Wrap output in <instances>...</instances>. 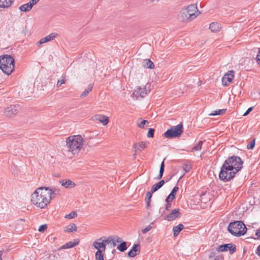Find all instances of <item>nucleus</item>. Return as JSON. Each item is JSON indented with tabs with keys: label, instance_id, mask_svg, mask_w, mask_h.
<instances>
[{
	"label": "nucleus",
	"instance_id": "31",
	"mask_svg": "<svg viewBox=\"0 0 260 260\" xmlns=\"http://www.w3.org/2000/svg\"><path fill=\"white\" fill-rule=\"evenodd\" d=\"M165 159L161 162L160 166V169H159V173L157 177L156 178V179L159 180L160 179L162 176L165 170V162H164Z\"/></svg>",
	"mask_w": 260,
	"mask_h": 260
},
{
	"label": "nucleus",
	"instance_id": "19",
	"mask_svg": "<svg viewBox=\"0 0 260 260\" xmlns=\"http://www.w3.org/2000/svg\"><path fill=\"white\" fill-rule=\"evenodd\" d=\"M146 147V144L145 142H141L138 143H135L133 147L135 151L134 157H136L137 152L142 151Z\"/></svg>",
	"mask_w": 260,
	"mask_h": 260
},
{
	"label": "nucleus",
	"instance_id": "41",
	"mask_svg": "<svg viewBox=\"0 0 260 260\" xmlns=\"http://www.w3.org/2000/svg\"><path fill=\"white\" fill-rule=\"evenodd\" d=\"M154 129L153 128H149L147 133V137L148 138H152L154 136Z\"/></svg>",
	"mask_w": 260,
	"mask_h": 260
},
{
	"label": "nucleus",
	"instance_id": "13",
	"mask_svg": "<svg viewBox=\"0 0 260 260\" xmlns=\"http://www.w3.org/2000/svg\"><path fill=\"white\" fill-rule=\"evenodd\" d=\"M234 77V72L233 70L229 71L226 73L222 79V83L224 85H228L232 82Z\"/></svg>",
	"mask_w": 260,
	"mask_h": 260
},
{
	"label": "nucleus",
	"instance_id": "56",
	"mask_svg": "<svg viewBox=\"0 0 260 260\" xmlns=\"http://www.w3.org/2000/svg\"><path fill=\"white\" fill-rule=\"evenodd\" d=\"M260 234V228L256 230L255 235Z\"/></svg>",
	"mask_w": 260,
	"mask_h": 260
},
{
	"label": "nucleus",
	"instance_id": "38",
	"mask_svg": "<svg viewBox=\"0 0 260 260\" xmlns=\"http://www.w3.org/2000/svg\"><path fill=\"white\" fill-rule=\"evenodd\" d=\"M255 146V139L250 141L247 145V148L248 149H252Z\"/></svg>",
	"mask_w": 260,
	"mask_h": 260
},
{
	"label": "nucleus",
	"instance_id": "44",
	"mask_svg": "<svg viewBox=\"0 0 260 260\" xmlns=\"http://www.w3.org/2000/svg\"><path fill=\"white\" fill-rule=\"evenodd\" d=\"M153 192H151V191L150 192V191H148L147 192V194H146V198H145V201H151V197H152V193Z\"/></svg>",
	"mask_w": 260,
	"mask_h": 260
},
{
	"label": "nucleus",
	"instance_id": "37",
	"mask_svg": "<svg viewBox=\"0 0 260 260\" xmlns=\"http://www.w3.org/2000/svg\"><path fill=\"white\" fill-rule=\"evenodd\" d=\"M77 214L76 211H72L70 214L66 215L64 217L66 218L72 219L77 216Z\"/></svg>",
	"mask_w": 260,
	"mask_h": 260
},
{
	"label": "nucleus",
	"instance_id": "34",
	"mask_svg": "<svg viewBox=\"0 0 260 260\" xmlns=\"http://www.w3.org/2000/svg\"><path fill=\"white\" fill-rule=\"evenodd\" d=\"M95 257L96 260H104V254L101 251H97L95 254Z\"/></svg>",
	"mask_w": 260,
	"mask_h": 260
},
{
	"label": "nucleus",
	"instance_id": "33",
	"mask_svg": "<svg viewBox=\"0 0 260 260\" xmlns=\"http://www.w3.org/2000/svg\"><path fill=\"white\" fill-rule=\"evenodd\" d=\"M226 109H220L218 110L214 111L213 113H210L209 115L210 116H216V115H222L225 113Z\"/></svg>",
	"mask_w": 260,
	"mask_h": 260
},
{
	"label": "nucleus",
	"instance_id": "53",
	"mask_svg": "<svg viewBox=\"0 0 260 260\" xmlns=\"http://www.w3.org/2000/svg\"><path fill=\"white\" fill-rule=\"evenodd\" d=\"M40 0H30V2L32 4V5H36Z\"/></svg>",
	"mask_w": 260,
	"mask_h": 260
},
{
	"label": "nucleus",
	"instance_id": "17",
	"mask_svg": "<svg viewBox=\"0 0 260 260\" xmlns=\"http://www.w3.org/2000/svg\"><path fill=\"white\" fill-rule=\"evenodd\" d=\"M92 119L100 121L103 124V125H107L109 122V119L108 117L101 114L95 115L92 117Z\"/></svg>",
	"mask_w": 260,
	"mask_h": 260
},
{
	"label": "nucleus",
	"instance_id": "21",
	"mask_svg": "<svg viewBox=\"0 0 260 260\" xmlns=\"http://www.w3.org/2000/svg\"><path fill=\"white\" fill-rule=\"evenodd\" d=\"M140 251V245L134 244L132 247V249L128 252V256L131 257H133L137 254V252H139Z\"/></svg>",
	"mask_w": 260,
	"mask_h": 260
},
{
	"label": "nucleus",
	"instance_id": "59",
	"mask_svg": "<svg viewBox=\"0 0 260 260\" xmlns=\"http://www.w3.org/2000/svg\"><path fill=\"white\" fill-rule=\"evenodd\" d=\"M21 221H24V219H21Z\"/></svg>",
	"mask_w": 260,
	"mask_h": 260
},
{
	"label": "nucleus",
	"instance_id": "55",
	"mask_svg": "<svg viewBox=\"0 0 260 260\" xmlns=\"http://www.w3.org/2000/svg\"><path fill=\"white\" fill-rule=\"evenodd\" d=\"M146 202L147 203V207L148 208L150 206L151 201H146Z\"/></svg>",
	"mask_w": 260,
	"mask_h": 260
},
{
	"label": "nucleus",
	"instance_id": "58",
	"mask_svg": "<svg viewBox=\"0 0 260 260\" xmlns=\"http://www.w3.org/2000/svg\"><path fill=\"white\" fill-rule=\"evenodd\" d=\"M0 260H3L2 258V254L0 253Z\"/></svg>",
	"mask_w": 260,
	"mask_h": 260
},
{
	"label": "nucleus",
	"instance_id": "7",
	"mask_svg": "<svg viewBox=\"0 0 260 260\" xmlns=\"http://www.w3.org/2000/svg\"><path fill=\"white\" fill-rule=\"evenodd\" d=\"M237 173L233 169L223 164L219 174V179L223 182H228L233 179Z\"/></svg>",
	"mask_w": 260,
	"mask_h": 260
},
{
	"label": "nucleus",
	"instance_id": "4",
	"mask_svg": "<svg viewBox=\"0 0 260 260\" xmlns=\"http://www.w3.org/2000/svg\"><path fill=\"white\" fill-rule=\"evenodd\" d=\"M14 59L9 55L0 56V69L6 74L10 75L14 70Z\"/></svg>",
	"mask_w": 260,
	"mask_h": 260
},
{
	"label": "nucleus",
	"instance_id": "30",
	"mask_svg": "<svg viewBox=\"0 0 260 260\" xmlns=\"http://www.w3.org/2000/svg\"><path fill=\"white\" fill-rule=\"evenodd\" d=\"M92 85L91 84L88 85L87 88L84 90V91L81 93L80 97L82 98H84L86 97L89 92H90L92 89Z\"/></svg>",
	"mask_w": 260,
	"mask_h": 260
},
{
	"label": "nucleus",
	"instance_id": "18",
	"mask_svg": "<svg viewBox=\"0 0 260 260\" xmlns=\"http://www.w3.org/2000/svg\"><path fill=\"white\" fill-rule=\"evenodd\" d=\"M59 181L62 186L67 188H73L76 185L74 182L69 179L60 180Z\"/></svg>",
	"mask_w": 260,
	"mask_h": 260
},
{
	"label": "nucleus",
	"instance_id": "2",
	"mask_svg": "<svg viewBox=\"0 0 260 260\" xmlns=\"http://www.w3.org/2000/svg\"><path fill=\"white\" fill-rule=\"evenodd\" d=\"M197 6L195 4H191L182 9L177 15V20L182 22L191 21L200 14Z\"/></svg>",
	"mask_w": 260,
	"mask_h": 260
},
{
	"label": "nucleus",
	"instance_id": "47",
	"mask_svg": "<svg viewBox=\"0 0 260 260\" xmlns=\"http://www.w3.org/2000/svg\"><path fill=\"white\" fill-rule=\"evenodd\" d=\"M253 107L249 108L247 110V111L244 113L243 116H245L247 115L253 110Z\"/></svg>",
	"mask_w": 260,
	"mask_h": 260
},
{
	"label": "nucleus",
	"instance_id": "6",
	"mask_svg": "<svg viewBox=\"0 0 260 260\" xmlns=\"http://www.w3.org/2000/svg\"><path fill=\"white\" fill-rule=\"evenodd\" d=\"M243 161L241 158L237 156H232L228 157L224 162L223 164L237 173L243 167Z\"/></svg>",
	"mask_w": 260,
	"mask_h": 260
},
{
	"label": "nucleus",
	"instance_id": "26",
	"mask_svg": "<svg viewBox=\"0 0 260 260\" xmlns=\"http://www.w3.org/2000/svg\"><path fill=\"white\" fill-rule=\"evenodd\" d=\"M165 184L164 180H160L159 182L154 184L151 188V192H154L161 188Z\"/></svg>",
	"mask_w": 260,
	"mask_h": 260
},
{
	"label": "nucleus",
	"instance_id": "39",
	"mask_svg": "<svg viewBox=\"0 0 260 260\" xmlns=\"http://www.w3.org/2000/svg\"><path fill=\"white\" fill-rule=\"evenodd\" d=\"M206 193H203L201 194L200 196V197H201V199H200V201L202 203H206L207 202V200L208 199H205V197L206 196Z\"/></svg>",
	"mask_w": 260,
	"mask_h": 260
},
{
	"label": "nucleus",
	"instance_id": "5",
	"mask_svg": "<svg viewBox=\"0 0 260 260\" xmlns=\"http://www.w3.org/2000/svg\"><path fill=\"white\" fill-rule=\"evenodd\" d=\"M228 230L232 235L240 237L246 233L247 228L243 221H235L229 224Z\"/></svg>",
	"mask_w": 260,
	"mask_h": 260
},
{
	"label": "nucleus",
	"instance_id": "27",
	"mask_svg": "<svg viewBox=\"0 0 260 260\" xmlns=\"http://www.w3.org/2000/svg\"><path fill=\"white\" fill-rule=\"evenodd\" d=\"M77 226L75 223H71L66 226L64 231L69 233H73L77 231Z\"/></svg>",
	"mask_w": 260,
	"mask_h": 260
},
{
	"label": "nucleus",
	"instance_id": "51",
	"mask_svg": "<svg viewBox=\"0 0 260 260\" xmlns=\"http://www.w3.org/2000/svg\"><path fill=\"white\" fill-rule=\"evenodd\" d=\"M256 254L257 255L260 256V244L259 245V246L257 247V248L256 249Z\"/></svg>",
	"mask_w": 260,
	"mask_h": 260
},
{
	"label": "nucleus",
	"instance_id": "16",
	"mask_svg": "<svg viewBox=\"0 0 260 260\" xmlns=\"http://www.w3.org/2000/svg\"><path fill=\"white\" fill-rule=\"evenodd\" d=\"M45 189H46V191H47V193H48L49 194L50 201L52 198L55 197V196L60 195V190L56 187L49 188L46 187V188Z\"/></svg>",
	"mask_w": 260,
	"mask_h": 260
},
{
	"label": "nucleus",
	"instance_id": "61",
	"mask_svg": "<svg viewBox=\"0 0 260 260\" xmlns=\"http://www.w3.org/2000/svg\"><path fill=\"white\" fill-rule=\"evenodd\" d=\"M259 94H260V92L259 93Z\"/></svg>",
	"mask_w": 260,
	"mask_h": 260
},
{
	"label": "nucleus",
	"instance_id": "24",
	"mask_svg": "<svg viewBox=\"0 0 260 260\" xmlns=\"http://www.w3.org/2000/svg\"><path fill=\"white\" fill-rule=\"evenodd\" d=\"M14 0H0V8H6L10 7Z\"/></svg>",
	"mask_w": 260,
	"mask_h": 260
},
{
	"label": "nucleus",
	"instance_id": "49",
	"mask_svg": "<svg viewBox=\"0 0 260 260\" xmlns=\"http://www.w3.org/2000/svg\"><path fill=\"white\" fill-rule=\"evenodd\" d=\"M215 256V253L213 251H212V252H210L209 255H208V257L209 258H212L213 257H214Z\"/></svg>",
	"mask_w": 260,
	"mask_h": 260
},
{
	"label": "nucleus",
	"instance_id": "35",
	"mask_svg": "<svg viewBox=\"0 0 260 260\" xmlns=\"http://www.w3.org/2000/svg\"><path fill=\"white\" fill-rule=\"evenodd\" d=\"M19 9L21 11L24 12H28L30 10L28 4H27L20 6Z\"/></svg>",
	"mask_w": 260,
	"mask_h": 260
},
{
	"label": "nucleus",
	"instance_id": "14",
	"mask_svg": "<svg viewBox=\"0 0 260 260\" xmlns=\"http://www.w3.org/2000/svg\"><path fill=\"white\" fill-rule=\"evenodd\" d=\"M180 216L181 213L180 212V209L177 208L173 210L171 212L165 217V219L169 221H172L180 217Z\"/></svg>",
	"mask_w": 260,
	"mask_h": 260
},
{
	"label": "nucleus",
	"instance_id": "11",
	"mask_svg": "<svg viewBox=\"0 0 260 260\" xmlns=\"http://www.w3.org/2000/svg\"><path fill=\"white\" fill-rule=\"evenodd\" d=\"M229 250L230 254H233L236 250V247L235 245L231 243L221 245L216 248V251L218 252L227 251Z\"/></svg>",
	"mask_w": 260,
	"mask_h": 260
},
{
	"label": "nucleus",
	"instance_id": "22",
	"mask_svg": "<svg viewBox=\"0 0 260 260\" xmlns=\"http://www.w3.org/2000/svg\"><path fill=\"white\" fill-rule=\"evenodd\" d=\"M179 188L178 186H175L173 189H172L171 193L169 194V195L167 197L166 199V202H172L175 198V196L176 194V192L178 190Z\"/></svg>",
	"mask_w": 260,
	"mask_h": 260
},
{
	"label": "nucleus",
	"instance_id": "12",
	"mask_svg": "<svg viewBox=\"0 0 260 260\" xmlns=\"http://www.w3.org/2000/svg\"><path fill=\"white\" fill-rule=\"evenodd\" d=\"M147 94L145 87H137L133 93V97H135L137 99L139 98H143Z\"/></svg>",
	"mask_w": 260,
	"mask_h": 260
},
{
	"label": "nucleus",
	"instance_id": "48",
	"mask_svg": "<svg viewBox=\"0 0 260 260\" xmlns=\"http://www.w3.org/2000/svg\"><path fill=\"white\" fill-rule=\"evenodd\" d=\"M171 204L170 203V202H167V204L166 205V206H165V209H166V210H169L171 208Z\"/></svg>",
	"mask_w": 260,
	"mask_h": 260
},
{
	"label": "nucleus",
	"instance_id": "1",
	"mask_svg": "<svg viewBox=\"0 0 260 260\" xmlns=\"http://www.w3.org/2000/svg\"><path fill=\"white\" fill-rule=\"evenodd\" d=\"M46 187L37 188L31 195V202L36 207L44 209L50 203L49 194L46 191Z\"/></svg>",
	"mask_w": 260,
	"mask_h": 260
},
{
	"label": "nucleus",
	"instance_id": "32",
	"mask_svg": "<svg viewBox=\"0 0 260 260\" xmlns=\"http://www.w3.org/2000/svg\"><path fill=\"white\" fill-rule=\"evenodd\" d=\"M117 248L119 251L121 252L125 251L127 249L126 242L124 241L121 242L120 244L117 246Z\"/></svg>",
	"mask_w": 260,
	"mask_h": 260
},
{
	"label": "nucleus",
	"instance_id": "28",
	"mask_svg": "<svg viewBox=\"0 0 260 260\" xmlns=\"http://www.w3.org/2000/svg\"><path fill=\"white\" fill-rule=\"evenodd\" d=\"M184 226L182 224H179L178 225L173 228L174 236H177L181 231L183 229Z\"/></svg>",
	"mask_w": 260,
	"mask_h": 260
},
{
	"label": "nucleus",
	"instance_id": "29",
	"mask_svg": "<svg viewBox=\"0 0 260 260\" xmlns=\"http://www.w3.org/2000/svg\"><path fill=\"white\" fill-rule=\"evenodd\" d=\"M106 242H107V244H110L111 246V247H115L117 244L116 243L115 241H114V238L112 236H109L108 238H106Z\"/></svg>",
	"mask_w": 260,
	"mask_h": 260
},
{
	"label": "nucleus",
	"instance_id": "43",
	"mask_svg": "<svg viewBox=\"0 0 260 260\" xmlns=\"http://www.w3.org/2000/svg\"><path fill=\"white\" fill-rule=\"evenodd\" d=\"M148 123H149V122L147 120H142L141 121V122L138 124V126H139V127H140L141 128H144V125L146 124H148Z\"/></svg>",
	"mask_w": 260,
	"mask_h": 260
},
{
	"label": "nucleus",
	"instance_id": "60",
	"mask_svg": "<svg viewBox=\"0 0 260 260\" xmlns=\"http://www.w3.org/2000/svg\"><path fill=\"white\" fill-rule=\"evenodd\" d=\"M215 260H217V259L216 258H215Z\"/></svg>",
	"mask_w": 260,
	"mask_h": 260
},
{
	"label": "nucleus",
	"instance_id": "3",
	"mask_svg": "<svg viewBox=\"0 0 260 260\" xmlns=\"http://www.w3.org/2000/svg\"><path fill=\"white\" fill-rule=\"evenodd\" d=\"M66 142L68 151L73 155H76L78 154L83 148L84 139L81 135H73L68 137Z\"/></svg>",
	"mask_w": 260,
	"mask_h": 260
},
{
	"label": "nucleus",
	"instance_id": "23",
	"mask_svg": "<svg viewBox=\"0 0 260 260\" xmlns=\"http://www.w3.org/2000/svg\"><path fill=\"white\" fill-rule=\"evenodd\" d=\"M142 66L146 69H153L154 64L153 62L149 59H146L142 61Z\"/></svg>",
	"mask_w": 260,
	"mask_h": 260
},
{
	"label": "nucleus",
	"instance_id": "9",
	"mask_svg": "<svg viewBox=\"0 0 260 260\" xmlns=\"http://www.w3.org/2000/svg\"><path fill=\"white\" fill-rule=\"evenodd\" d=\"M106 240V239L105 237H101L93 242V246L98 250L97 251L100 250L103 252V251H104L106 249V245L107 244Z\"/></svg>",
	"mask_w": 260,
	"mask_h": 260
},
{
	"label": "nucleus",
	"instance_id": "40",
	"mask_svg": "<svg viewBox=\"0 0 260 260\" xmlns=\"http://www.w3.org/2000/svg\"><path fill=\"white\" fill-rule=\"evenodd\" d=\"M113 237V238H114V241H115L116 243L117 244V243H121V242H122V240L121 238H120L119 237H118V236H112Z\"/></svg>",
	"mask_w": 260,
	"mask_h": 260
},
{
	"label": "nucleus",
	"instance_id": "36",
	"mask_svg": "<svg viewBox=\"0 0 260 260\" xmlns=\"http://www.w3.org/2000/svg\"><path fill=\"white\" fill-rule=\"evenodd\" d=\"M202 144H203V141H199V142L196 145V146H195L193 148L192 150H194V151H199V150H200L201 149V148H202Z\"/></svg>",
	"mask_w": 260,
	"mask_h": 260
},
{
	"label": "nucleus",
	"instance_id": "46",
	"mask_svg": "<svg viewBox=\"0 0 260 260\" xmlns=\"http://www.w3.org/2000/svg\"><path fill=\"white\" fill-rule=\"evenodd\" d=\"M151 229H152V226L151 225H149L147 227H146V228L143 229L142 230V232L143 234H145L146 233H147L148 232H149Z\"/></svg>",
	"mask_w": 260,
	"mask_h": 260
},
{
	"label": "nucleus",
	"instance_id": "52",
	"mask_svg": "<svg viewBox=\"0 0 260 260\" xmlns=\"http://www.w3.org/2000/svg\"><path fill=\"white\" fill-rule=\"evenodd\" d=\"M183 169H184V170H185V171H186V172H188V171H189V170H190V167H189V166H188L187 165H185V166H184V167H183Z\"/></svg>",
	"mask_w": 260,
	"mask_h": 260
},
{
	"label": "nucleus",
	"instance_id": "20",
	"mask_svg": "<svg viewBox=\"0 0 260 260\" xmlns=\"http://www.w3.org/2000/svg\"><path fill=\"white\" fill-rule=\"evenodd\" d=\"M79 240L78 239H75L74 242L70 241L65 244L63 245L61 247L60 249H68L73 248L77 245H78L79 243Z\"/></svg>",
	"mask_w": 260,
	"mask_h": 260
},
{
	"label": "nucleus",
	"instance_id": "25",
	"mask_svg": "<svg viewBox=\"0 0 260 260\" xmlns=\"http://www.w3.org/2000/svg\"><path fill=\"white\" fill-rule=\"evenodd\" d=\"M220 28L219 24L217 22H212L209 26V29L213 32H217L219 31Z\"/></svg>",
	"mask_w": 260,
	"mask_h": 260
},
{
	"label": "nucleus",
	"instance_id": "10",
	"mask_svg": "<svg viewBox=\"0 0 260 260\" xmlns=\"http://www.w3.org/2000/svg\"><path fill=\"white\" fill-rule=\"evenodd\" d=\"M19 109V105H11L10 107L5 109L4 115L8 117H13L18 113Z\"/></svg>",
	"mask_w": 260,
	"mask_h": 260
},
{
	"label": "nucleus",
	"instance_id": "57",
	"mask_svg": "<svg viewBox=\"0 0 260 260\" xmlns=\"http://www.w3.org/2000/svg\"><path fill=\"white\" fill-rule=\"evenodd\" d=\"M256 236H257L256 238H255V239H260V234L258 235H255Z\"/></svg>",
	"mask_w": 260,
	"mask_h": 260
},
{
	"label": "nucleus",
	"instance_id": "45",
	"mask_svg": "<svg viewBox=\"0 0 260 260\" xmlns=\"http://www.w3.org/2000/svg\"><path fill=\"white\" fill-rule=\"evenodd\" d=\"M47 228L46 224H43L41 225L39 228V231L40 232H44Z\"/></svg>",
	"mask_w": 260,
	"mask_h": 260
},
{
	"label": "nucleus",
	"instance_id": "50",
	"mask_svg": "<svg viewBox=\"0 0 260 260\" xmlns=\"http://www.w3.org/2000/svg\"><path fill=\"white\" fill-rule=\"evenodd\" d=\"M256 59H257V62L258 64H260V49L258 51V53L257 54V55L256 56Z\"/></svg>",
	"mask_w": 260,
	"mask_h": 260
},
{
	"label": "nucleus",
	"instance_id": "8",
	"mask_svg": "<svg viewBox=\"0 0 260 260\" xmlns=\"http://www.w3.org/2000/svg\"><path fill=\"white\" fill-rule=\"evenodd\" d=\"M183 132V124L180 123L176 126H173L168 129L164 134V136L168 138L179 137Z\"/></svg>",
	"mask_w": 260,
	"mask_h": 260
},
{
	"label": "nucleus",
	"instance_id": "42",
	"mask_svg": "<svg viewBox=\"0 0 260 260\" xmlns=\"http://www.w3.org/2000/svg\"><path fill=\"white\" fill-rule=\"evenodd\" d=\"M66 81V80L64 78H63L61 80H59L56 84V87H60L62 84L65 83Z\"/></svg>",
	"mask_w": 260,
	"mask_h": 260
},
{
	"label": "nucleus",
	"instance_id": "54",
	"mask_svg": "<svg viewBox=\"0 0 260 260\" xmlns=\"http://www.w3.org/2000/svg\"><path fill=\"white\" fill-rule=\"evenodd\" d=\"M27 4H28V7H29L30 9L31 10V8H32V7L34 6V5H32V4L30 2V1H29L28 3H27Z\"/></svg>",
	"mask_w": 260,
	"mask_h": 260
},
{
	"label": "nucleus",
	"instance_id": "15",
	"mask_svg": "<svg viewBox=\"0 0 260 260\" xmlns=\"http://www.w3.org/2000/svg\"><path fill=\"white\" fill-rule=\"evenodd\" d=\"M58 36V34L55 32L51 33L50 35L42 38L39 42H37V45L40 46L44 43H45L49 41L52 40Z\"/></svg>",
	"mask_w": 260,
	"mask_h": 260
}]
</instances>
